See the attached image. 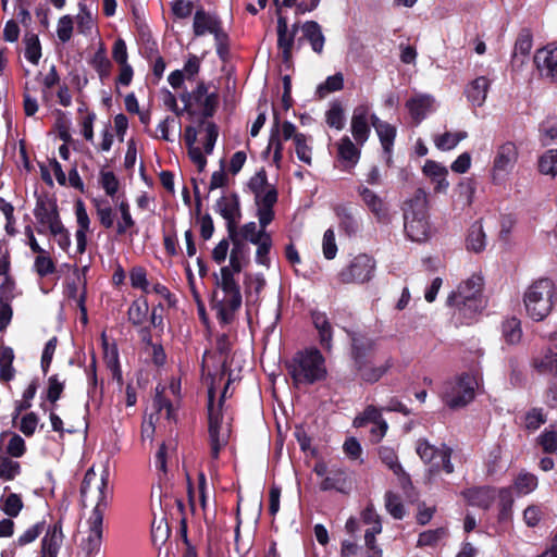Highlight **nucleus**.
<instances>
[{"mask_svg":"<svg viewBox=\"0 0 557 557\" xmlns=\"http://www.w3.org/2000/svg\"><path fill=\"white\" fill-rule=\"evenodd\" d=\"M235 274L230 267H222L219 273H213L215 287L212 292L211 308L223 324L231 323L242 306L240 286L234 277Z\"/></svg>","mask_w":557,"mask_h":557,"instance_id":"f257e3e1","label":"nucleus"},{"mask_svg":"<svg viewBox=\"0 0 557 557\" xmlns=\"http://www.w3.org/2000/svg\"><path fill=\"white\" fill-rule=\"evenodd\" d=\"M374 342L360 334H351V358L356 376L364 383L374 384L392 368V360L387 359L377 364L372 357Z\"/></svg>","mask_w":557,"mask_h":557,"instance_id":"f03ea898","label":"nucleus"},{"mask_svg":"<svg viewBox=\"0 0 557 557\" xmlns=\"http://www.w3.org/2000/svg\"><path fill=\"white\" fill-rule=\"evenodd\" d=\"M403 211L407 237L418 243L426 240L431 232L426 193L422 188H418L413 196L404 202Z\"/></svg>","mask_w":557,"mask_h":557,"instance_id":"7ed1b4c3","label":"nucleus"},{"mask_svg":"<svg viewBox=\"0 0 557 557\" xmlns=\"http://www.w3.org/2000/svg\"><path fill=\"white\" fill-rule=\"evenodd\" d=\"M296 385H310L326 377L325 360L318 349L297 352L287 366Z\"/></svg>","mask_w":557,"mask_h":557,"instance_id":"20e7f679","label":"nucleus"},{"mask_svg":"<svg viewBox=\"0 0 557 557\" xmlns=\"http://www.w3.org/2000/svg\"><path fill=\"white\" fill-rule=\"evenodd\" d=\"M555 301V285L548 278L535 281L528 287L523 297L525 311L534 321L544 320L553 310Z\"/></svg>","mask_w":557,"mask_h":557,"instance_id":"39448f33","label":"nucleus"},{"mask_svg":"<svg viewBox=\"0 0 557 557\" xmlns=\"http://www.w3.org/2000/svg\"><path fill=\"white\" fill-rule=\"evenodd\" d=\"M248 186L255 195L259 224L262 226L269 225L274 219L273 206L277 201V190L275 186L269 184L267 172L263 169L249 180Z\"/></svg>","mask_w":557,"mask_h":557,"instance_id":"423d86ee","label":"nucleus"},{"mask_svg":"<svg viewBox=\"0 0 557 557\" xmlns=\"http://www.w3.org/2000/svg\"><path fill=\"white\" fill-rule=\"evenodd\" d=\"M476 381L473 375L463 373L444 383L442 399L450 409H459L474 399Z\"/></svg>","mask_w":557,"mask_h":557,"instance_id":"0eeeda50","label":"nucleus"},{"mask_svg":"<svg viewBox=\"0 0 557 557\" xmlns=\"http://www.w3.org/2000/svg\"><path fill=\"white\" fill-rule=\"evenodd\" d=\"M376 269L375 260L367 255L359 253L338 272V280L343 284H364L371 281Z\"/></svg>","mask_w":557,"mask_h":557,"instance_id":"6e6552de","label":"nucleus"},{"mask_svg":"<svg viewBox=\"0 0 557 557\" xmlns=\"http://www.w3.org/2000/svg\"><path fill=\"white\" fill-rule=\"evenodd\" d=\"M416 451L425 463L431 465V471L438 472L444 470L446 473L454 472V465L451 463L453 450L446 445L441 448L431 445L428 440H418Z\"/></svg>","mask_w":557,"mask_h":557,"instance_id":"1a4fd4ad","label":"nucleus"},{"mask_svg":"<svg viewBox=\"0 0 557 557\" xmlns=\"http://www.w3.org/2000/svg\"><path fill=\"white\" fill-rule=\"evenodd\" d=\"M107 480L103 476H98L92 468L88 469L84 475L81 486V497L84 506L88 499L96 500L94 509L104 512L107 508Z\"/></svg>","mask_w":557,"mask_h":557,"instance_id":"9d476101","label":"nucleus"},{"mask_svg":"<svg viewBox=\"0 0 557 557\" xmlns=\"http://www.w3.org/2000/svg\"><path fill=\"white\" fill-rule=\"evenodd\" d=\"M208 412H209V438L211 446V456L213 459L219 457V453L222 447L227 444L228 441V430L222 428L220 421V413L218 409L214 408V389L213 387L209 388L208 392Z\"/></svg>","mask_w":557,"mask_h":557,"instance_id":"9b49d317","label":"nucleus"},{"mask_svg":"<svg viewBox=\"0 0 557 557\" xmlns=\"http://www.w3.org/2000/svg\"><path fill=\"white\" fill-rule=\"evenodd\" d=\"M103 513L98 509H92L88 519V534L83 539L81 548L85 557H95L99 554L103 536Z\"/></svg>","mask_w":557,"mask_h":557,"instance_id":"f8f14e48","label":"nucleus"},{"mask_svg":"<svg viewBox=\"0 0 557 557\" xmlns=\"http://www.w3.org/2000/svg\"><path fill=\"white\" fill-rule=\"evenodd\" d=\"M518 148L511 143L507 141L499 146L493 163V180L498 181L508 175L518 160Z\"/></svg>","mask_w":557,"mask_h":557,"instance_id":"ddd939ff","label":"nucleus"},{"mask_svg":"<svg viewBox=\"0 0 557 557\" xmlns=\"http://www.w3.org/2000/svg\"><path fill=\"white\" fill-rule=\"evenodd\" d=\"M215 211L226 221L228 235H234L242 216L238 196L236 194L222 196L215 203Z\"/></svg>","mask_w":557,"mask_h":557,"instance_id":"4468645a","label":"nucleus"},{"mask_svg":"<svg viewBox=\"0 0 557 557\" xmlns=\"http://www.w3.org/2000/svg\"><path fill=\"white\" fill-rule=\"evenodd\" d=\"M64 537L61 521L49 525L41 540V557H59L62 554Z\"/></svg>","mask_w":557,"mask_h":557,"instance_id":"2eb2a0df","label":"nucleus"},{"mask_svg":"<svg viewBox=\"0 0 557 557\" xmlns=\"http://www.w3.org/2000/svg\"><path fill=\"white\" fill-rule=\"evenodd\" d=\"M358 193L379 223H389L391 214L388 206L376 193L364 186H360Z\"/></svg>","mask_w":557,"mask_h":557,"instance_id":"dca6fc26","label":"nucleus"},{"mask_svg":"<svg viewBox=\"0 0 557 557\" xmlns=\"http://www.w3.org/2000/svg\"><path fill=\"white\" fill-rule=\"evenodd\" d=\"M371 115L369 107L363 104L355 108L352 112L350 129L356 143L360 146L369 138Z\"/></svg>","mask_w":557,"mask_h":557,"instance_id":"f3484780","label":"nucleus"},{"mask_svg":"<svg viewBox=\"0 0 557 557\" xmlns=\"http://www.w3.org/2000/svg\"><path fill=\"white\" fill-rule=\"evenodd\" d=\"M534 63L542 75L557 82V46L548 45L539 49L534 55Z\"/></svg>","mask_w":557,"mask_h":557,"instance_id":"a211bd4d","label":"nucleus"},{"mask_svg":"<svg viewBox=\"0 0 557 557\" xmlns=\"http://www.w3.org/2000/svg\"><path fill=\"white\" fill-rule=\"evenodd\" d=\"M34 215L39 224L48 226L49 230L59 227V223L61 222L54 201L38 199L34 209Z\"/></svg>","mask_w":557,"mask_h":557,"instance_id":"6ab92c4d","label":"nucleus"},{"mask_svg":"<svg viewBox=\"0 0 557 557\" xmlns=\"http://www.w3.org/2000/svg\"><path fill=\"white\" fill-rule=\"evenodd\" d=\"M371 124L380 138L384 153L387 156L386 161L387 163H391V153L396 137V127L387 122L381 121L375 114L371 115Z\"/></svg>","mask_w":557,"mask_h":557,"instance_id":"aec40b11","label":"nucleus"},{"mask_svg":"<svg viewBox=\"0 0 557 557\" xmlns=\"http://www.w3.org/2000/svg\"><path fill=\"white\" fill-rule=\"evenodd\" d=\"M300 30L302 36L298 39V44L306 40L310 44L313 52L322 54L324 50L325 36L323 35L320 24L315 21H307L301 25Z\"/></svg>","mask_w":557,"mask_h":557,"instance_id":"412c9836","label":"nucleus"},{"mask_svg":"<svg viewBox=\"0 0 557 557\" xmlns=\"http://www.w3.org/2000/svg\"><path fill=\"white\" fill-rule=\"evenodd\" d=\"M228 239L232 242L233 247L231 249L230 264L227 267L235 271V273H240L248 261V247L238 238V231H236L234 235H228Z\"/></svg>","mask_w":557,"mask_h":557,"instance_id":"4be33fe9","label":"nucleus"},{"mask_svg":"<svg viewBox=\"0 0 557 557\" xmlns=\"http://www.w3.org/2000/svg\"><path fill=\"white\" fill-rule=\"evenodd\" d=\"M294 41V34L289 33L286 17L280 15L277 17V46L282 50V59L286 64L292 61Z\"/></svg>","mask_w":557,"mask_h":557,"instance_id":"5701e85b","label":"nucleus"},{"mask_svg":"<svg viewBox=\"0 0 557 557\" xmlns=\"http://www.w3.org/2000/svg\"><path fill=\"white\" fill-rule=\"evenodd\" d=\"M469 505L488 509L495 499L494 491L487 486L471 487L462 492Z\"/></svg>","mask_w":557,"mask_h":557,"instance_id":"b1692460","label":"nucleus"},{"mask_svg":"<svg viewBox=\"0 0 557 557\" xmlns=\"http://www.w3.org/2000/svg\"><path fill=\"white\" fill-rule=\"evenodd\" d=\"M490 81L485 76L473 79L466 88L465 94L473 107H482L486 100Z\"/></svg>","mask_w":557,"mask_h":557,"instance_id":"393cba45","label":"nucleus"},{"mask_svg":"<svg viewBox=\"0 0 557 557\" xmlns=\"http://www.w3.org/2000/svg\"><path fill=\"white\" fill-rule=\"evenodd\" d=\"M533 364L539 373L557 376V345L548 346L542 356L534 359Z\"/></svg>","mask_w":557,"mask_h":557,"instance_id":"a878e982","label":"nucleus"},{"mask_svg":"<svg viewBox=\"0 0 557 557\" xmlns=\"http://www.w3.org/2000/svg\"><path fill=\"white\" fill-rule=\"evenodd\" d=\"M434 99L430 95H419L409 99L406 107L416 123H420L429 111H431Z\"/></svg>","mask_w":557,"mask_h":557,"instance_id":"bb28decb","label":"nucleus"},{"mask_svg":"<svg viewBox=\"0 0 557 557\" xmlns=\"http://www.w3.org/2000/svg\"><path fill=\"white\" fill-rule=\"evenodd\" d=\"M221 24V21L205 10L200 9L194 15V34L196 36H203L206 33H212Z\"/></svg>","mask_w":557,"mask_h":557,"instance_id":"cd10ccee","label":"nucleus"},{"mask_svg":"<svg viewBox=\"0 0 557 557\" xmlns=\"http://www.w3.org/2000/svg\"><path fill=\"white\" fill-rule=\"evenodd\" d=\"M482 290V278L480 276H471L465 282H462L456 292L451 293L447 298V304H451L458 298H462L465 296H481Z\"/></svg>","mask_w":557,"mask_h":557,"instance_id":"c85d7f7f","label":"nucleus"},{"mask_svg":"<svg viewBox=\"0 0 557 557\" xmlns=\"http://www.w3.org/2000/svg\"><path fill=\"white\" fill-rule=\"evenodd\" d=\"M532 35L528 29H522L519 34L512 53V62L522 65L528 59L532 49Z\"/></svg>","mask_w":557,"mask_h":557,"instance_id":"c756f323","label":"nucleus"},{"mask_svg":"<svg viewBox=\"0 0 557 557\" xmlns=\"http://www.w3.org/2000/svg\"><path fill=\"white\" fill-rule=\"evenodd\" d=\"M448 305L457 307L466 319H472L484 307L481 296H465Z\"/></svg>","mask_w":557,"mask_h":557,"instance_id":"7c9ffc66","label":"nucleus"},{"mask_svg":"<svg viewBox=\"0 0 557 557\" xmlns=\"http://www.w3.org/2000/svg\"><path fill=\"white\" fill-rule=\"evenodd\" d=\"M347 487V473L344 469H331L329 474L323 479L320 484L322 491L336 490L345 492Z\"/></svg>","mask_w":557,"mask_h":557,"instance_id":"2f4dec72","label":"nucleus"},{"mask_svg":"<svg viewBox=\"0 0 557 557\" xmlns=\"http://www.w3.org/2000/svg\"><path fill=\"white\" fill-rule=\"evenodd\" d=\"M312 322L319 331L322 347L330 350L332 347V327L327 317L322 312H313Z\"/></svg>","mask_w":557,"mask_h":557,"instance_id":"473e14b6","label":"nucleus"},{"mask_svg":"<svg viewBox=\"0 0 557 557\" xmlns=\"http://www.w3.org/2000/svg\"><path fill=\"white\" fill-rule=\"evenodd\" d=\"M14 351L11 347H0V380L9 382L14 377L15 370L13 368Z\"/></svg>","mask_w":557,"mask_h":557,"instance_id":"72a5a7b5","label":"nucleus"},{"mask_svg":"<svg viewBox=\"0 0 557 557\" xmlns=\"http://www.w3.org/2000/svg\"><path fill=\"white\" fill-rule=\"evenodd\" d=\"M97 218L104 228H111L114 225V212L108 199H95Z\"/></svg>","mask_w":557,"mask_h":557,"instance_id":"f704fd0d","label":"nucleus"},{"mask_svg":"<svg viewBox=\"0 0 557 557\" xmlns=\"http://www.w3.org/2000/svg\"><path fill=\"white\" fill-rule=\"evenodd\" d=\"M467 247L474 252H481L485 248V233L481 222L471 225L467 237Z\"/></svg>","mask_w":557,"mask_h":557,"instance_id":"c9c22d12","label":"nucleus"},{"mask_svg":"<svg viewBox=\"0 0 557 557\" xmlns=\"http://www.w3.org/2000/svg\"><path fill=\"white\" fill-rule=\"evenodd\" d=\"M338 157L350 165H355L360 158V151L348 136L343 137L338 144Z\"/></svg>","mask_w":557,"mask_h":557,"instance_id":"e433bc0d","label":"nucleus"},{"mask_svg":"<svg viewBox=\"0 0 557 557\" xmlns=\"http://www.w3.org/2000/svg\"><path fill=\"white\" fill-rule=\"evenodd\" d=\"M382 421H385V420L382 417L381 409H379L377 407H375L373 405H369L364 408L362 413H360L359 416H357L354 419L352 425L355 428H362V426L367 425L368 423L376 424Z\"/></svg>","mask_w":557,"mask_h":557,"instance_id":"4c0bfd02","label":"nucleus"},{"mask_svg":"<svg viewBox=\"0 0 557 557\" xmlns=\"http://www.w3.org/2000/svg\"><path fill=\"white\" fill-rule=\"evenodd\" d=\"M148 311L149 306L146 299L135 300L132 302L127 311L128 321L133 325L139 326L146 320Z\"/></svg>","mask_w":557,"mask_h":557,"instance_id":"58836bf2","label":"nucleus"},{"mask_svg":"<svg viewBox=\"0 0 557 557\" xmlns=\"http://www.w3.org/2000/svg\"><path fill=\"white\" fill-rule=\"evenodd\" d=\"M267 226L268 225L262 226L260 224V230H257V224L255 222H248L243 225L240 231H238V238H240L243 242L248 240L251 244L259 243L262 238L270 235L265 231Z\"/></svg>","mask_w":557,"mask_h":557,"instance_id":"ea45409f","label":"nucleus"},{"mask_svg":"<svg viewBox=\"0 0 557 557\" xmlns=\"http://www.w3.org/2000/svg\"><path fill=\"white\" fill-rule=\"evenodd\" d=\"M468 134L465 131L450 133L446 132L434 139L435 146L440 150H450L455 148L462 139L467 138Z\"/></svg>","mask_w":557,"mask_h":557,"instance_id":"a19ab883","label":"nucleus"},{"mask_svg":"<svg viewBox=\"0 0 557 557\" xmlns=\"http://www.w3.org/2000/svg\"><path fill=\"white\" fill-rule=\"evenodd\" d=\"M336 213L339 218L341 228L349 236L355 235L359 230V223L350 210L345 207H339L336 209Z\"/></svg>","mask_w":557,"mask_h":557,"instance_id":"79ce46f5","label":"nucleus"},{"mask_svg":"<svg viewBox=\"0 0 557 557\" xmlns=\"http://www.w3.org/2000/svg\"><path fill=\"white\" fill-rule=\"evenodd\" d=\"M536 486L537 478L529 472H520L513 483V490L521 495L531 493Z\"/></svg>","mask_w":557,"mask_h":557,"instance_id":"37998d69","label":"nucleus"},{"mask_svg":"<svg viewBox=\"0 0 557 557\" xmlns=\"http://www.w3.org/2000/svg\"><path fill=\"white\" fill-rule=\"evenodd\" d=\"M170 536V528L164 517L156 518L151 524V539L154 545H162Z\"/></svg>","mask_w":557,"mask_h":557,"instance_id":"c03bdc74","label":"nucleus"},{"mask_svg":"<svg viewBox=\"0 0 557 557\" xmlns=\"http://www.w3.org/2000/svg\"><path fill=\"white\" fill-rule=\"evenodd\" d=\"M503 336L509 344L519 343L522 336L520 321L516 318L506 320L503 323Z\"/></svg>","mask_w":557,"mask_h":557,"instance_id":"a18cd8bd","label":"nucleus"},{"mask_svg":"<svg viewBox=\"0 0 557 557\" xmlns=\"http://www.w3.org/2000/svg\"><path fill=\"white\" fill-rule=\"evenodd\" d=\"M379 456L381 461L388 467L396 475H399L403 472V467L398 461V457L396 451L387 446H381L379 448Z\"/></svg>","mask_w":557,"mask_h":557,"instance_id":"49530a36","label":"nucleus"},{"mask_svg":"<svg viewBox=\"0 0 557 557\" xmlns=\"http://www.w3.org/2000/svg\"><path fill=\"white\" fill-rule=\"evenodd\" d=\"M539 170L542 174L556 176L557 174V150H547L539 160Z\"/></svg>","mask_w":557,"mask_h":557,"instance_id":"de8ad7c7","label":"nucleus"},{"mask_svg":"<svg viewBox=\"0 0 557 557\" xmlns=\"http://www.w3.org/2000/svg\"><path fill=\"white\" fill-rule=\"evenodd\" d=\"M21 473V465L7 456H0V479L12 481Z\"/></svg>","mask_w":557,"mask_h":557,"instance_id":"09e8293b","label":"nucleus"},{"mask_svg":"<svg viewBox=\"0 0 557 557\" xmlns=\"http://www.w3.org/2000/svg\"><path fill=\"white\" fill-rule=\"evenodd\" d=\"M384 498L385 508L388 513L397 520L403 519L405 517L406 510L400 500V497L393 492H386Z\"/></svg>","mask_w":557,"mask_h":557,"instance_id":"8fccbe9b","label":"nucleus"},{"mask_svg":"<svg viewBox=\"0 0 557 557\" xmlns=\"http://www.w3.org/2000/svg\"><path fill=\"white\" fill-rule=\"evenodd\" d=\"M344 86V77L342 73L329 76L326 81L320 84L317 88V95L320 98H324L327 94L338 91Z\"/></svg>","mask_w":557,"mask_h":557,"instance_id":"3c124183","label":"nucleus"},{"mask_svg":"<svg viewBox=\"0 0 557 557\" xmlns=\"http://www.w3.org/2000/svg\"><path fill=\"white\" fill-rule=\"evenodd\" d=\"M326 123L338 131L345 126V114L341 103L334 102L326 112Z\"/></svg>","mask_w":557,"mask_h":557,"instance_id":"603ef678","label":"nucleus"},{"mask_svg":"<svg viewBox=\"0 0 557 557\" xmlns=\"http://www.w3.org/2000/svg\"><path fill=\"white\" fill-rule=\"evenodd\" d=\"M25 58L33 64H37L41 57V46L37 35H27L25 38Z\"/></svg>","mask_w":557,"mask_h":557,"instance_id":"864d4df0","label":"nucleus"},{"mask_svg":"<svg viewBox=\"0 0 557 557\" xmlns=\"http://www.w3.org/2000/svg\"><path fill=\"white\" fill-rule=\"evenodd\" d=\"M1 507L9 517H16L23 508V502L20 495L10 493L2 499Z\"/></svg>","mask_w":557,"mask_h":557,"instance_id":"5fc2aeb1","label":"nucleus"},{"mask_svg":"<svg viewBox=\"0 0 557 557\" xmlns=\"http://www.w3.org/2000/svg\"><path fill=\"white\" fill-rule=\"evenodd\" d=\"M100 184L109 197H114L119 190L120 182L111 171L100 172Z\"/></svg>","mask_w":557,"mask_h":557,"instance_id":"6e6d98bb","label":"nucleus"},{"mask_svg":"<svg viewBox=\"0 0 557 557\" xmlns=\"http://www.w3.org/2000/svg\"><path fill=\"white\" fill-rule=\"evenodd\" d=\"M280 119L276 112L274 113V125L271 132L270 140H269V148H274V162H280L282 159V143L278 138L280 133Z\"/></svg>","mask_w":557,"mask_h":557,"instance_id":"4d7b16f0","label":"nucleus"},{"mask_svg":"<svg viewBox=\"0 0 557 557\" xmlns=\"http://www.w3.org/2000/svg\"><path fill=\"white\" fill-rule=\"evenodd\" d=\"M546 422V417L543 410L540 408H533L525 413L524 424L530 431L537 430L542 424Z\"/></svg>","mask_w":557,"mask_h":557,"instance_id":"13d9d810","label":"nucleus"},{"mask_svg":"<svg viewBox=\"0 0 557 557\" xmlns=\"http://www.w3.org/2000/svg\"><path fill=\"white\" fill-rule=\"evenodd\" d=\"M156 391L157 393L153 399V407L157 413L162 414L164 411V416L168 420L173 419L174 409L171 401L162 395V392H160L158 387Z\"/></svg>","mask_w":557,"mask_h":557,"instance_id":"bf43d9fd","label":"nucleus"},{"mask_svg":"<svg viewBox=\"0 0 557 557\" xmlns=\"http://www.w3.org/2000/svg\"><path fill=\"white\" fill-rule=\"evenodd\" d=\"M174 450H175L174 443L163 442L160 445V447L156 454V466L159 470H161L164 473L166 472V459L171 454L174 453Z\"/></svg>","mask_w":557,"mask_h":557,"instance_id":"052dcab7","label":"nucleus"},{"mask_svg":"<svg viewBox=\"0 0 557 557\" xmlns=\"http://www.w3.org/2000/svg\"><path fill=\"white\" fill-rule=\"evenodd\" d=\"M45 530V522H37L36 524L28 528L23 534L17 537V544L25 546L34 542Z\"/></svg>","mask_w":557,"mask_h":557,"instance_id":"680f3d73","label":"nucleus"},{"mask_svg":"<svg viewBox=\"0 0 557 557\" xmlns=\"http://www.w3.org/2000/svg\"><path fill=\"white\" fill-rule=\"evenodd\" d=\"M322 248L323 255L327 260H332L335 258L337 252V246L335 243V234L332 228H329L324 232Z\"/></svg>","mask_w":557,"mask_h":557,"instance_id":"e2e57ef3","label":"nucleus"},{"mask_svg":"<svg viewBox=\"0 0 557 557\" xmlns=\"http://www.w3.org/2000/svg\"><path fill=\"white\" fill-rule=\"evenodd\" d=\"M296 154L298 159L307 164H311V148L306 144V136L298 134L295 136Z\"/></svg>","mask_w":557,"mask_h":557,"instance_id":"0e129e2a","label":"nucleus"},{"mask_svg":"<svg viewBox=\"0 0 557 557\" xmlns=\"http://www.w3.org/2000/svg\"><path fill=\"white\" fill-rule=\"evenodd\" d=\"M72 33H73L72 17L70 15L62 16L58 23V29H57L58 38L62 42H67L72 37Z\"/></svg>","mask_w":557,"mask_h":557,"instance_id":"69168bd1","label":"nucleus"},{"mask_svg":"<svg viewBox=\"0 0 557 557\" xmlns=\"http://www.w3.org/2000/svg\"><path fill=\"white\" fill-rule=\"evenodd\" d=\"M541 143L548 146L552 141L557 140V124L546 121L541 125Z\"/></svg>","mask_w":557,"mask_h":557,"instance_id":"338daca9","label":"nucleus"},{"mask_svg":"<svg viewBox=\"0 0 557 557\" xmlns=\"http://www.w3.org/2000/svg\"><path fill=\"white\" fill-rule=\"evenodd\" d=\"M539 443L545 453L552 454L557 449V432L545 431L539 436Z\"/></svg>","mask_w":557,"mask_h":557,"instance_id":"774afa93","label":"nucleus"}]
</instances>
